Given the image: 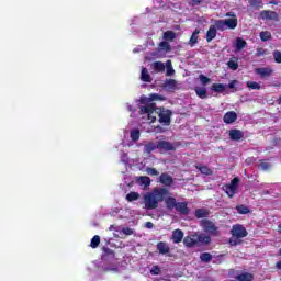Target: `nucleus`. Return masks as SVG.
Here are the masks:
<instances>
[{
    "label": "nucleus",
    "instance_id": "f257e3e1",
    "mask_svg": "<svg viewBox=\"0 0 281 281\" xmlns=\"http://www.w3.org/2000/svg\"><path fill=\"white\" fill-rule=\"evenodd\" d=\"M168 196H170V190L168 188H154L151 192L143 195L145 210H157L159 203L166 201Z\"/></svg>",
    "mask_w": 281,
    "mask_h": 281
},
{
    "label": "nucleus",
    "instance_id": "f03ea898",
    "mask_svg": "<svg viewBox=\"0 0 281 281\" xmlns=\"http://www.w3.org/2000/svg\"><path fill=\"white\" fill-rule=\"evenodd\" d=\"M231 236L228 245H231V247H238V245H243V238L249 236V232H247V228H245L243 224H235L231 229Z\"/></svg>",
    "mask_w": 281,
    "mask_h": 281
},
{
    "label": "nucleus",
    "instance_id": "7ed1b4c3",
    "mask_svg": "<svg viewBox=\"0 0 281 281\" xmlns=\"http://www.w3.org/2000/svg\"><path fill=\"white\" fill-rule=\"evenodd\" d=\"M165 204L169 211L176 210L181 216H188V214H190L188 202H177V198L175 196H167L165 199Z\"/></svg>",
    "mask_w": 281,
    "mask_h": 281
},
{
    "label": "nucleus",
    "instance_id": "20e7f679",
    "mask_svg": "<svg viewBox=\"0 0 281 281\" xmlns=\"http://www.w3.org/2000/svg\"><path fill=\"white\" fill-rule=\"evenodd\" d=\"M139 113L140 115L147 114V120L150 122V124L157 122V115H159L157 112V105L155 103L139 106Z\"/></svg>",
    "mask_w": 281,
    "mask_h": 281
},
{
    "label": "nucleus",
    "instance_id": "39448f33",
    "mask_svg": "<svg viewBox=\"0 0 281 281\" xmlns=\"http://www.w3.org/2000/svg\"><path fill=\"white\" fill-rule=\"evenodd\" d=\"M201 227L206 234H210V236H218V226L211 220H202Z\"/></svg>",
    "mask_w": 281,
    "mask_h": 281
},
{
    "label": "nucleus",
    "instance_id": "423d86ee",
    "mask_svg": "<svg viewBox=\"0 0 281 281\" xmlns=\"http://www.w3.org/2000/svg\"><path fill=\"white\" fill-rule=\"evenodd\" d=\"M157 145L159 153H170L177 150L175 143H170L168 140H158Z\"/></svg>",
    "mask_w": 281,
    "mask_h": 281
},
{
    "label": "nucleus",
    "instance_id": "0eeeda50",
    "mask_svg": "<svg viewBox=\"0 0 281 281\" xmlns=\"http://www.w3.org/2000/svg\"><path fill=\"white\" fill-rule=\"evenodd\" d=\"M171 115H172V112L170 110H160V112H158L160 124H164V126H170Z\"/></svg>",
    "mask_w": 281,
    "mask_h": 281
},
{
    "label": "nucleus",
    "instance_id": "6e6552de",
    "mask_svg": "<svg viewBox=\"0 0 281 281\" xmlns=\"http://www.w3.org/2000/svg\"><path fill=\"white\" fill-rule=\"evenodd\" d=\"M260 19L263 21H278L279 15L276 11L263 10L260 12Z\"/></svg>",
    "mask_w": 281,
    "mask_h": 281
},
{
    "label": "nucleus",
    "instance_id": "1a4fd4ad",
    "mask_svg": "<svg viewBox=\"0 0 281 281\" xmlns=\"http://www.w3.org/2000/svg\"><path fill=\"white\" fill-rule=\"evenodd\" d=\"M159 183H161V186H165V188H171V186L175 183V179L172 178V176L164 172L159 176Z\"/></svg>",
    "mask_w": 281,
    "mask_h": 281
},
{
    "label": "nucleus",
    "instance_id": "9d476101",
    "mask_svg": "<svg viewBox=\"0 0 281 281\" xmlns=\"http://www.w3.org/2000/svg\"><path fill=\"white\" fill-rule=\"evenodd\" d=\"M228 136L232 142H240V139L245 138V132L234 128L228 132Z\"/></svg>",
    "mask_w": 281,
    "mask_h": 281
},
{
    "label": "nucleus",
    "instance_id": "9b49d317",
    "mask_svg": "<svg viewBox=\"0 0 281 281\" xmlns=\"http://www.w3.org/2000/svg\"><path fill=\"white\" fill-rule=\"evenodd\" d=\"M183 245L189 248L198 247L196 234L186 236L183 238Z\"/></svg>",
    "mask_w": 281,
    "mask_h": 281
},
{
    "label": "nucleus",
    "instance_id": "f8f14e48",
    "mask_svg": "<svg viewBox=\"0 0 281 281\" xmlns=\"http://www.w3.org/2000/svg\"><path fill=\"white\" fill-rule=\"evenodd\" d=\"M238 120V114L234 111L226 112L223 117L224 124H234Z\"/></svg>",
    "mask_w": 281,
    "mask_h": 281
},
{
    "label": "nucleus",
    "instance_id": "ddd939ff",
    "mask_svg": "<svg viewBox=\"0 0 281 281\" xmlns=\"http://www.w3.org/2000/svg\"><path fill=\"white\" fill-rule=\"evenodd\" d=\"M255 74H257V76H260V78H269L273 74V69H271L270 67L257 68L255 70Z\"/></svg>",
    "mask_w": 281,
    "mask_h": 281
},
{
    "label": "nucleus",
    "instance_id": "4468645a",
    "mask_svg": "<svg viewBox=\"0 0 281 281\" xmlns=\"http://www.w3.org/2000/svg\"><path fill=\"white\" fill-rule=\"evenodd\" d=\"M171 240L175 245H179L183 240V231L177 228L171 234Z\"/></svg>",
    "mask_w": 281,
    "mask_h": 281
},
{
    "label": "nucleus",
    "instance_id": "2eb2a0df",
    "mask_svg": "<svg viewBox=\"0 0 281 281\" xmlns=\"http://www.w3.org/2000/svg\"><path fill=\"white\" fill-rule=\"evenodd\" d=\"M156 247L159 254H161L162 256H166V254H170V246L166 241H159Z\"/></svg>",
    "mask_w": 281,
    "mask_h": 281
},
{
    "label": "nucleus",
    "instance_id": "dca6fc26",
    "mask_svg": "<svg viewBox=\"0 0 281 281\" xmlns=\"http://www.w3.org/2000/svg\"><path fill=\"white\" fill-rule=\"evenodd\" d=\"M216 34H218L216 26L211 25L206 32V43H212L216 38Z\"/></svg>",
    "mask_w": 281,
    "mask_h": 281
},
{
    "label": "nucleus",
    "instance_id": "f3484780",
    "mask_svg": "<svg viewBox=\"0 0 281 281\" xmlns=\"http://www.w3.org/2000/svg\"><path fill=\"white\" fill-rule=\"evenodd\" d=\"M153 150H158V145L157 142H149L147 144L144 145V149L143 153L145 155H150V153H153Z\"/></svg>",
    "mask_w": 281,
    "mask_h": 281
},
{
    "label": "nucleus",
    "instance_id": "a211bd4d",
    "mask_svg": "<svg viewBox=\"0 0 281 281\" xmlns=\"http://www.w3.org/2000/svg\"><path fill=\"white\" fill-rule=\"evenodd\" d=\"M196 240H198V246L210 245V243H212V237H210V235L196 234Z\"/></svg>",
    "mask_w": 281,
    "mask_h": 281
},
{
    "label": "nucleus",
    "instance_id": "6ab92c4d",
    "mask_svg": "<svg viewBox=\"0 0 281 281\" xmlns=\"http://www.w3.org/2000/svg\"><path fill=\"white\" fill-rule=\"evenodd\" d=\"M201 34L200 29H195L189 40L190 47H194L199 43V35Z\"/></svg>",
    "mask_w": 281,
    "mask_h": 281
},
{
    "label": "nucleus",
    "instance_id": "aec40b11",
    "mask_svg": "<svg viewBox=\"0 0 281 281\" xmlns=\"http://www.w3.org/2000/svg\"><path fill=\"white\" fill-rule=\"evenodd\" d=\"M151 69L156 74H164L166 71V65L162 61H155L151 64Z\"/></svg>",
    "mask_w": 281,
    "mask_h": 281
},
{
    "label": "nucleus",
    "instance_id": "412c9836",
    "mask_svg": "<svg viewBox=\"0 0 281 281\" xmlns=\"http://www.w3.org/2000/svg\"><path fill=\"white\" fill-rule=\"evenodd\" d=\"M167 91H175L177 89V80L175 79H166L164 86Z\"/></svg>",
    "mask_w": 281,
    "mask_h": 281
},
{
    "label": "nucleus",
    "instance_id": "4be33fe9",
    "mask_svg": "<svg viewBox=\"0 0 281 281\" xmlns=\"http://www.w3.org/2000/svg\"><path fill=\"white\" fill-rule=\"evenodd\" d=\"M223 190L229 199H234V195L238 192V189L231 187L229 184H224Z\"/></svg>",
    "mask_w": 281,
    "mask_h": 281
},
{
    "label": "nucleus",
    "instance_id": "5701e85b",
    "mask_svg": "<svg viewBox=\"0 0 281 281\" xmlns=\"http://www.w3.org/2000/svg\"><path fill=\"white\" fill-rule=\"evenodd\" d=\"M195 168L201 172V175H205L206 177L214 175V171H212L207 166L196 165Z\"/></svg>",
    "mask_w": 281,
    "mask_h": 281
},
{
    "label": "nucleus",
    "instance_id": "b1692460",
    "mask_svg": "<svg viewBox=\"0 0 281 281\" xmlns=\"http://www.w3.org/2000/svg\"><path fill=\"white\" fill-rule=\"evenodd\" d=\"M224 22L226 23V27H228V30H236V27H238L237 18L226 19Z\"/></svg>",
    "mask_w": 281,
    "mask_h": 281
},
{
    "label": "nucleus",
    "instance_id": "393cba45",
    "mask_svg": "<svg viewBox=\"0 0 281 281\" xmlns=\"http://www.w3.org/2000/svg\"><path fill=\"white\" fill-rule=\"evenodd\" d=\"M140 80L142 82H153V78L150 77V74H148L147 68H142Z\"/></svg>",
    "mask_w": 281,
    "mask_h": 281
},
{
    "label": "nucleus",
    "instance_id": "a878e982",
    "mask_svg": "<svg viewBox=\"0 0 281 281\" xmlns=\"http://www.w3.org/2000/svg\"><path fill=\"white\" fill-rule=\"evenodd\" d=\"M138 186H144V188H148L150 186V178L148 176H140L137 178Z\"/></svg>",
    "mask_w": 281,
    "mask_h": 281
},
{
    "label": "nucleus",
    "instance_id": "bb28decb",
    "mask_svg": "<svg viewBox=\"0 0 281 281\" xmlns=\"http://www.w3.org/2000/svg\"><path fill=\"white\" fill-rule=\"evenodd\" d=\"M238 281H254V274L249 272H243L236 277Z\"/></svg>",
    "mask_w": 281,
    "mask_h": 281
},
{
    "label": "nucleus",
    "instance_id": "cd10ccee",
    "mask_svg": "<svg viewBox=\"0 0 281 281\" xmlns=\"http://www.w3.org/2000/svg\"><path fill=\"white\" fill-rule=\"evenodd\" d=\"M245 47H247V42L245 40H243L241 37H237L236 44H235V49L237 52H240V50L245 49Z\"/></svg>",
    "mask_w": 281,
    "mask_h": 281
},
{
    "label": "nucleus",
    "instance_id": "c85d7f7f",
    "mask_svg": "<svg viewBox=\"0 0 281 281\" xmlns=\"http://www.w3.org/2000/svg\"><path fill=\"white\" fill-rule=\"evenodd\" d=\"M227 89V86L223 83H213L211 86V90L214 91L215 93H223Z\"/></svg>",
    "mask_w": 281,
    "mask_h": 281
},
{
    "label": "nucleus",
    "instance_id": "c756f323",
    "mask_svg": "<svg viewBox=\"0 0 281 281\" xmlns=\"http://www.w3.org/2000/svg\"><path fill=\"white\" fill-rule=\"evenodd\" d=\"M213 26L215 30H220V32H225V30H227L225 20H216Z\"/></svg>",
    "mask_w": 281,
    "mask_h": 281
},
{
    "label": "nucleus",
    "instance_id": "7c9ffc66",
    "mask_svg": "<svg viewBox=\"0 0 281 281\" xmlns=\"http://www.w3.org/2000/svg\"><path fill=\"white\" fill-rule=\"evenodd\" d=\"M194 91H195V94L198 95V98H200L201 100H206L207 89H205V88H195Z\"/></svg>",
    "mask_w": 281,
    "mask_h": 281
},
{
    "label": "nucleus",
    "instance_id": "2f4dec72",
    "mask_svg": "<svg viewBox=\"0 0 281 281\" xmlns=\"http://www.w3.org/2000/svg\"><path fill=\"white\" fill-rule=\"evenodd\" d=\"M164 41H175L177 38V33L175 31H166L162 35Z\"/></svg>",
    "mask_w": 281,
    "mask_h": 281
},
{
    "label": "nucleus",
    "instance_id": "473e14b6",
    "mask_svg": "<svg viewBox=\"0 0 281 281\" xmlns=\"http://www.w3.org/2000/svg\"><path fill=\"white\" fill-rule=\"evenodd\" d=\"M248 3L250 8H256L257 10H260V8H265L262 0H248Z\"/></svg>",
    "mask_w": 281,
    "mask_h": 281
},
{
    "label": "nucleus",
    "instance_id": "72a5a7b5",
    "mask_svg": "<svg viewBox=\"0 0 281 281\" xmlns=\"http://www.w3.org/2000/svg\"><path fill=\"white\" fill-rule=\"evenodd\" d=\"M137 200H139V193H137L135 191H131L126 195V201H128V203H133V201H137Z\"/></svg>",
    "mask_w": 281,
    "mask_h": 281
},
{
    "label": "nucleus",
    "instance_id": "f704fd0d",
    "mask_svg": "<svg viewBox=\"0 0 281 281\" xmlns=\"http://www.w3.org/2000/svg\"><path fill=\"white\" fill-rule=\"evenodd\" d=\"M236 211L238 214H249V212H251V210H249V206H246L245 204L237 205Z\"/></svg>",
    "mask_w": 281,
    "mask_h": 281
},
{
    "label": "nucleus",
    "instance_id": "c9c22d12",
    "mask_svg": "<svg viewBox=\"0 0 281 281\" xmlns=\"http://www.w3.org/2000/svg\"><path fill=\"white\" fill-rule=\"evenodd\" d=\"M210 215V212H207V210L205 209H198L195 210V216L198 218H205Z\"/></svg>",
    "mask_w": 281,
    "mask_h": 281
},
{
    "label": "nucleus",
    "instance_id": "e433bc0d",
    "mask_svg": "<svg viewBox=\"0 0 281 281\" xmlns=\"http://www.w3.org/2000/svg\"><path fill=\"white\" fill-rule=\"evenodd\" d=\"M259 36H260V40H261L263 43H267V41H271V32H269V31H262V32H260Z\"/></svg>",
    "mask_w": 281,
    "mask_h": 281
},
{
    "label": "nucleus",
    "instance_id": "4c0bfd02",
    "mask_svg": "<svg viewBox=\"0 0 281 281\" xmlns=\"http://www.w3.org/2000/svg\"><path fill=\"white\" fill-rule=\"evenodd\" d=\"M246 87H248V89H252L256 91H260V89H261L260 83H258L256 81H247Z\"/></svg>",
    "mask_w": 281,
    "mask_h": 281
},
{
    "label": "nucleus",
    "instance_id": "58836bf2",
    "mask_svg": "<svg viewBox=\"0 0 281 281\" xmlns=\"http://www.w3.org/2000/svg\"><path fill=\"white\" fill-rule=\"evenodd\" d=\"M90 247L92 249H98L100 247V237L98 235H94L91 239Z\"/></svg>",
    "mask_w": 281,
    "mask_h": 281
},
{
    "label": "nucleus",
    "instance_id": "ea45409f",
    "mask_svg": "<svg viewBox=\"0 0 281 281\" xmlns=\"http://www.w3.org/2000/svg\"><path fill=\"white\" fill-rule=\"evenodd\" d=\"M201 262H212V254L210 252H202L200 255Z\"/></svg>",
    "mask_w": 281,
    "mask_h": 281
},
{
    "label": "nucleus",
    "instance_id": "a19ab883",
    "mask_svg": "<svg viewBox=\"0 0 281 281\" xmlns=\"http://www.w3.org/2000/svg\"><path fill=\"white\" fill-rule=\"evenodd\" d=\"M159 49H161L162 52H170L172 48L170 46V43L162 41L159 43Z\"/></svg>",
    "mask_w": 281,
    "mask_h": 281
},
{
    "label": "nucleus",
    "instance_id": "79ce46f5",
    "mask_svg": "<svg viewBox=\"0 0 281 281\" xmlns=\"http://www.w3.org/2000/svg\"><path fill=\"white\" fill-rule=\"evenodd\" d=\"M227 66L229 67V69H232L233 71H236V69H238V59H231L227 63Z\"/></svg>",
    "mask_w": 281,
    "mask_h": 281
},
{
    "label": "nucleus",
    "instance_id": "37998d69",
    "mask_svg": "<svg viewBox=\"0 0 281 281\" xmlns=\"http://www.w3.org/2000/svg\"><path fill=\"white\" fill-rule=\"evenodd\" d=\"M166 65H167L166 76H173L175 75V68H172V61L167 60Z\"/></svg>",
    "mask_w": 281,
    "mask_h": 281
},
{
    "label": "nucleus",
    "instance_id": "c03bdc74",
    "mask_svg": "<svg viewBox=\"0 0 281 281\" xmlns=\"http://www.w3.org/2000/svg\"><path fill=\"white\" fill-rule=\"evenodd\" d=\"M132 142H137L139 139V130H132L130 133Z\"/></svg>",
    "mask_w": 281,
    "mask_h": 281
},
{
    "label": "nucleus",
    "instance_id": "a18cd8bd",
    "mask_svg": "<svg viewBox=\"0 0 281 281\" xmlns=\"http://www.w3.org/2000/svg\"><path fill=\"white\" fill-rule=\"evenodd\" d=\"M146 173L149 175L150 177H159L158 170L153 167H147Z\"/></svg>",
    "mask_w": 281,
    "mask_h": 281
},
{
    "label": "nucleus",
    "instance_id": "49530a36",
    "mask_svg": "<svg viewBox=\"0 0 281 281\" xmlns=\"http://www.w3.org/2000/svg\"><path fill=\"white\" fill-rule=\"evenodd\" d=\"M201 83L205 87V85H210L212 82V79L205 75H200L199 76Z\"/></svg>",
    "mask_w": 281,
    "mask_h": 281
},
{
    "label": "nucleus",
    "instance_id": "de8ad7c7",
    "mask_svg": "<svg viewBox=\"0 0 281 281\" xmlns=\"http://www.w3.org/2000/svg\"><path fill=\"white\" fill-rule=\"evenodd\" d=\"M164 95L157 94V93H151L149 94V101L150 102H157L158 100H164Z\"/></svg>",
    "mask_w": 281,
    "mask_h": 281
},
{
    "label": "nucleus",
    "instance_id": "09e8293b",
    "mask_svg": "<svg viewBox=\"0 0 281 281\" xmlns=\"http://www.w3.org/2000/svg\"><path fill=\"white\" fill-rule=\"evenodd\" d=\"M267 54H269V50L262 47L257 48V53H256L257 58H260V56H267Z\"/></svg>",
    "mask_w": 281,
    "mask_h": 281
},
{
    "label": "nucleus",
    "instance_id": "8fccbe9b",
    "mask_svg": "<svg viewBox=\"0 0 281 281\" xmlns=\"http://www.w3.org/2000/svg\"><path fill=\"white\" fill-rule=\"evenodd\" d=\"M240 183V178L235 177L231 183L228 186H231V188H235L236 190H238V184Z\"/></svg>",
    "mask_w": 281,
    "mask_h": 281
},
{
    "label": "nucleus",
    "instance_id": "3c124183",
    "mask_svg": "<svg viewBox=\"0 0 281 281\" xmlns=\"http://www.w3.org/2000/svg\"><path fill=\"white\" fill-rule=\"evenodd\" d=\"M161 273V268L159 266H153L150 269V274L151 276H159Z\"/></svg>",
    "mask_w": 281,
    "mask_h": 281
},
{
    "label": "nucleus",
    "instance_id": "603ef678",
    "mask_svg": "<svg viewBox=\"0 0 281 281\" xmlns=\"http://www.w3.org/2000/svg\"><path fill=\"white\" fill-rule=\"evenodd\" d=\"M273 58H274V61L280 65L281 64V52L280 50H274L273 52Z\"/></svg>",
    "mask_w": 281,
    "mask_h": 281
},
{
    "label": "nucleus",
    "instance_id": "864d4df0",
    "mask_svg": "<svg viewBox=\"0 0 281 281\" xmlns=\"http://www.w3.org/2000/svg\"><path fill=\"white\" fill-rule=\"evenodd\" d=\"M236 85H238V80H232V81L227 85L228 89H234V90H233V93L237 91V90H236Z\"/></svg>",
    "mask_w": 281,
    "mask_h": 281
},
{
    "label": "nucleus",
    "instance_id": "5fc2aeb1",
    "mask_svg": "<svg viewBox=\"0 0 281 281\" xmlns=\"http://www.w3.org/2000/svg\"><path fill=\"white\" fill-rule=\"evenodd\" d=\"M140 104H145V106H148V104H150V97L147 98V97H140V100H139Z\"/></svg>",
    "mask_w": 281,
    "mask_h": 281
},
{
    "label": "nucleus",
    "instance_id": "6e6d98bb",
    "mask_svg": "<svg viewBox=\"0 0 281 281\" xmlns=\"http://www.w3.org/2000/svg\"><path fill=\"white\" fill-rule=\"evenodd\" d=\"M259 167L261 168V170H269V168H271V165L269 162H260Z\"/></svg>",
    "mask_w": 281,
    "mask_h": 281
},
{
    "label": "nucleus",
    "instance_id": "4d7b16f0",
    "mask_svg": "<svg viewBox=\"0 0 281 281\" xmlns=\"http://www.w3.org/2000/svg\"><path fill=\"white\" fill-rule=\"evenodd\" d=\"M122 232H123V234H125L126 236L133 235V229L130 228V227L123 228Z\"/></svg>",
    "mask_w": 281,
    "mask_h": 281
},
{
    "label": "nucleus",
    "instance_id": "13d9d810",
    "mask_svg": "<svg viewBox=\"0 0 281 281\" xmlns=\"http://www.w3.org/2000/svg\"><path fill=\"white\" fill-rule=\"evenodd\" d=\"M279 254H280V256H281V248H280V250H279ZM276 269H277V271H281V259L276 262Z\"/></svg>",
    "mask_w": 281,
    "mask_h": 281
},
{
    "label": "nucleus",
    "instance_id": "bf43d9fd",
    "mask_svg": "<svg viewBox=\"0 0 281 281\" xmlns=\"http://www.w3.org/2000/svg\"><path fill=\"white\" fill-rule=\"evenodd\" d=\"M205 0H191L192 5H201Z\"/></svg>",
    "mask_w": 281,
    "mask_h": 281
},
{
    "label": "nucleus",
    "instance_id": "052dcab7",
    "mask_svg": "<svg viewBox=\"0 0 281 281\" xmlns=\"http://www.w3.org/2000/svg\"><path fill=\"white\" fill-rule=\"evenodd\" d=\"M145 227H147V229H153V227H155V224H153V222H146Z\"/></svg>",
    "mask_w": 281,
    "mask_h": 281
},
{
    "label": "nucleus",
    "instance_id": "680f3d73",
    "mask_svg": "<svg viewBox=\"0 0 281 281\" xmlns=\"http://www.w3.org/2000/svg\"><path fill=\"white\" fill-rule=\"evenodd\" d=\"M225 16H229L231 19H237V18H236V13H234V12H227V13L225 14Z\"/></svg>",
    "mask_w": 281,
    "mask_h": 281
},
{
    "label": "nucleus",
    "instance_id": "e2e57ef3",
    "mask_svg": "<svg viewBox=\"0 0 281 281\" xmlns=\"http://www.w3.org/2000/svg\"><path fill=\"white\" fill-rule=\"evenodd\" d=\"M103 251H105V254H113V250H111L110 248H103Z\"/></svg>",
    "mask_w": 281,
    "mask_h": 281
},
{
    "label": "nucleus",
    "instance_id": "0e129e2a",
    "mask_svg": "<svg viewBox=\"0 0 281 281\" xmlns=\"http://www.w3.org/2000/svg\"><path fill=\"white\" fill-rule=\"evenodd\" d=\"M278 232L281 234V223L278 225Z\"/></svg>",
    "mask_w": 281,
    "mask_h": 281
},
{
    "label": "nucleus",
    "instance_id": "69168bd1",
    "mask_svg": "<svg viewBox=\"0 0 281 281\" xmlns=\"http://www.w3.org/2000/svg\"><path fill=\"white\" fill-rule=\"evenodd\" d=\"M270 3H272V5H278V2H270Z\"/></svg>",
    "mask_w": 281,
    "mask_h": 281
}]
</instances>
